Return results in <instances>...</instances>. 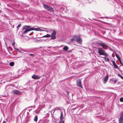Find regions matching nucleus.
Here are the masks:
<instances>
[{
    "label": "nucleus",
    "mask_w": 123,
    "mask_h": 123,
    "mask_svg": "<svg viewBox=\"0 0 123 123\" xmlns=\"http://www.w3.org/2000/svg\"><path fill=\"white\" fill-rule=\"evenodd\" d=\"M120 101L121 102H123V98L122 97L120 99Z\"/></svg>",
    "instance_id": "obj_29"
},
{
    "label": "nucleus",
    "mask_w": 123,
    "mask_h": 123,
    "mask_svg": "<svg viewBox=\"0 0 123 123\" xmlns=\"http://www.w3.org/2000/svg\"><path fill=\"white\" fill-rule=\"evenodd\" d=\"M38 31H43V30H42L40 28H38Z\"/></svg>",
    "instance_id": "obj_32"
},
{
    "label": "nucleus",
    "mask_w": 123,
    "mask_h": 123,
    "mask_svg": "<svg viewBox=\"0 0 123 123\" xmlns=\"http://www.w3.org/2000/svg\"><path fill=\"white\" fill-rule=\"evenodd\" d=\"M60 109H60L58 107H56L54 110H52L51 111V113L52 114H54L55 111L58 110H59L60 111Z\"/></svg>",
    "instance_id": "obj_12"
},
{
    "label": "nucleus",
    "mask_w": 123,
    "mask_h": 123,
    "mask_svg": "<svg viewBox=\"0 0 123 123\" xmlns=\"http://www.w3.org/2000/svg\"><path fill=\"white\" fill-rule=\"evenodd\" d=\"M15 45V42H14L13 41L12 43V45L13 46V47L14 48V46Z\"/></svg>",
    "instance_id": "obj_31"
},
{
    "label": "nucleus",
    "mask_w": 123,
    "mask_h": 123,
    "mask_svg": "<svg viewBox=\"0 0 123 123\" xmlns=\"http://www.w3.org/2000/svg\"><path fill=\"white\" fill-rule=\"evenodd\" d=\"M14 64V63L13 62H11L9 64V65L11 66H13Z\"/></svg>",
    "instance_id": "obj_25"
},
{
    "label": "nucleus",
    "mask_w": 123,
    "mask_h": 123,
    "mask_svg": "<svg viewBox=\"0 0 123 123\" xmlns=\"http://www.w3.org/2000/svg\"><path fill=\"white\" fill-rule=\"evenodd\" d=\"M21 26V24H18L17 27V29H18Z\"/></svg>",
    "instance_id": "obj_30"
},
{
    "label": "nucleus",
    "mask_w": 123,
    "mask_h": 123,
    "mask_svg": "<svg viewBox=\"0 0 123 123\" xmlns=\"http://www.w3.org/2000/svg\"><path fill=\"white\" fill-rule=\"evenodd\" d=\"M4 17V16L2 15L0 16V21H2V20L3 19L2 18H3Z\"/></svg>",
    "instance_id": "obj_27"
},
{
    "label": "nucleus",
    "mask_w": 123,
    "mask_h": 123,
    "mask_svg": "<svg viewBox=\"0 0 123 123\" xmlns=\"http://www.w3.org/2000/svg\"><path fill=\"white\" fill-rule=\"evenodd\" d=\"M77 36L76 35H74L73 36V38L70 39V41L71 42H73L74 41H76L77 39Z\"/></svg>",
    "instance_id": "obj_11"
},
{
    "label": "nucleus",
    "mask_w": 123,
    "mask_h": 123,
    "mask_svg": "<svg viewBox=\"0 0 123 123\" xmlns=\"http://www.w3.org/2000/svg\"><path fill=\"white\" fill-rule=\"evenodd\" d=\"M116 57L117 58L119 61L121 60L120 57H119V55H118L117 54H116Z\"/></svg>",
    "instance_id": "obj_22"
},
{
    "label": "nucleus",
    "mask_w": 123,
    "mask_h": 123,
    "mask_svg": "<svg viewBox=\"0 0 123 123\" xmlns=\"http://www.w3.org/2000/svg\"><path fill=\"white\" fill-rule=\"evenodd\" d=\"M61 112V115L60 116V121L58 123H64L65 122L64 117L66 116L65 111V109H60Z\"/></svg>",
    "instance_id": "obj_2"
},
{
    "label": "nucleus",
    "mask_w": 123,
    "mask_h": 123,
    "mask_svg": "<svg viewBox=\"0 0 123 123\" xmlns=\"http://www.w3.org/2000/svg\"><path fill=\"white\" fill-rule=\"evenodd\" d=\"M42 48V47H40L39 48H36L35 49H41V48Z\"/></svg>",
    "instance_id": "obj_39"
},
{
    "label": "nucleus",
    "mask_w": 123,
    "mask_h": 123,
    "mask_svg": "<svg viewBox=\"0 0 123 123\" xmlns=\"http://www.w3.org/2000/svg\"><path fill=\"white\" fill-rule=\"evenodd\" d=\"M112 64L113 65L114 67L115 68H117V69H118V67L117 65L116 64L115 62L113 61H112Z\"/></svg>",
    "instance_id": "obj_15"
},
{
    "label": "nucleus",
    "mask_w": 123,
    "mask_h": 123,
    "mask_svg": "<svg viewBox=\"0 0 123 123\" xmlns=\"http://www.w3.org/2000/svg\"><path fill=\"white\" fill-rule=\"evenodd\" d=\"M38 119V117L37 116H36L35 117H34V121L35 122H36Z\"/></svg>",
    "instance_id": "obj_21"
},
{
    "label": "nucleus",
    "mask_w": 123,
    "mask_h": 123,
    "mask_svg": "<svg viewBox=\"0 0 123 123\" xmlns=\"http://www.w3.org/2000/svg\"><path fill=\"white\" fill-rule=\"evenodd\" d=\"M76 41L80 43H82V40L81 38L79 36H77V39Z\"/></svg>",
    "instance_id": "obj_8"
},
{
    "label": "nucleus",
    "mask_w": 123,
    "mask_h": 123,
    "mask_svg": "<svg viewBox=\"0 0 123 123\" xmlns=\"http://www.w3.org/2000/svg\"><path fill=\"white\" fill-rule=\"evenodd\" d=\"M77 84L78 86L82 88L81 84V81L80 79H79L77 80Z\"/></svg>",
    "instance_id": "obj_7"
},
{
    "label": "nucleus",
    "mask_w": 123,
    "mask_h": 123,
    "mask_svg": "<svg viewBox=\"0 0 123 123\" xmlns=\"http://www.w3.org/2000/svg\"><path fill=\"white\" fill-rule=\"evenodd\" d=\"M2 123H6L4 121H3Z\"/></svg>",
    "instance_id": "obj_43"
},
{
    "label": "nucleus",
    "mask_w": 123,
    "mask_h": 123,
    "mask_svg": "<svg viewBox=\"0 0 123 123\" xmlns=\"http://www.w3.org/2000/svg\"><path fill=\"white\" fill-rule=\"evenodd\" d=\"M72 96H73V94H72Z\"/></svg>",
    "instance_id": "obj_44"
},
{
    "label": "nucleus",
    "mask_w": 123,
    "mask_h": 123,
    "mask_svg": "<svg viewBox=\"0 0 123 123\" xmlns=\"http://www.w3.org/2000/svg\"><path fill=\"white\" fill-rule=\"evenodd\" d=\"M24 4L23 3H20L19 4V5L20 6H21V7H23L24 6Z\"/></svg>",
    "instance_id": "obj_24"
},
{
    "label": "nucleus",
    "mask_w": 123,
    "mask_h": 123,
    "mask_svg": "<svg viewBox=\"0 0 123 123\" xmlns=\"http://www.w3.org/2000/svg\"><path fill=\"white\" fill-rule=\"evenodd\" d=\"M29 108H35V106H32L29 107Z\"/></svg>",
    "instance_id": "obj_37"
},
{
    "label": "nucleus",
    "mask_w": 123,
    "mask_h": 123,
    "mask_svg": "<svg viewBox=\"0 0 123 123\" xmlns=\"http://www.w3.org/2000/svg\"><path fill=\"white\" fill-rule=\"evenodd\" d=\"M45 123H47L49 122V120H46L45 122Z\"/></svg>",
    "instance_id": "obj_34"
},
{
    "label": "nucleus",
    "mask_w": 123,
    "mask_h": 123,
    "mask_svg": "<svg viewBox=\"0 0 123 123\" xmlns=\"http://www.w3.org/2000/svg\"><path fill=\"white\" fill-rule=\"evenodd\" d=\"M51 37V35L49 34H47L46 35H44L42 37Z\"/></svg>",
    "instance_id": "obj_19"
},
{
    "label": "nucleus",
    "mask_w": 123,
    "mask_h": 123,
    "mask_svg": "<svg viewBox=\"0 0 123 123\" xmlns=\"http://www.w3.org/2000/svg\"><path fill=\"white\" fill-rule=\"evenodd\" d=\"M43 6L44 8L46 10L47 9V8H48L49 6L48 5H46L45 4H43Z\"/></svg>",
    "instance_id": "obj_18"
},
{
    "label": "nucleus",
    "mask_w": 123,
    "mask_h": 123,
    "mask_svg": "<svg viewBox=\"0 0 123 123\" xmlns=\"http://www.w3.org/2000/svg\"><path fill=\"white\" fill-rule=\"evenodd\" d=\"M104 58L105 61L106 62L109 61V58L107 57H104Z\"/></svg>",
    "instance_id": "obj_23"
},
{
    "label": "nucleus",
    "mask_w": 123,
    "mask_h": 123,
    "mask_svg": "<svg viewBox=\"0 0 123 123\" xmlns=\"http://www.w3.org/2000/svg\"><path fill=\"white\" fill-rule=\"evenodd\" d=\"M32 78L35 79H39L41 77L38 76L34 75L32 76Z\"/></svg>",
    "instance_id": "obj_13"
},
{
    "label": "nucleus",
    "mask_w": 123,
    "mask_h": 123,
    "mask_svg": "<svg viewBox=\"0 0 123 123\" xmlns=\"http://www.w3.org/2000/svg\"><path fill=\"white\" fill-rule=\"evenodd\" d=\"M118 75L119 77L123 80V77L120 74H118Z\"/></svg>",
    "instance_id": "obj_28"
},
{
    "label": "nucleus",
    "mask_w": 123,
    "mask_h": 123,
    "mask_svg": "<svg viewBox=\"0 0 123 123\" xmlns=\"http://www.w3.org/2000/svg\"><path fill=\"white\" fill-rule=\"evenodd\" d=\"M51 31H53V32L52 33L51 35V39H54L56 38L55 35L56 34V32L55 30H51Z\"/></svg>",
    "instance_id": "obj_4"
},
{
    "label": "nucleus",
    "mask_w": 123,
    "mask_h": 123,
    "mask_svg": "<svg viewBox=\"0 0 123 123\" xmlns=\"http://www.w3.org/2000/svg\"><path fill=\"white\" fill-rule=\"evenodd\" d=\"M76 41L80 43H82V40L81 38L79 36H77V39Z\"/></svg>",
    "instance_id": "obj_9"
},
{
    "label": "nucleus",
    "mask_w": 123,
    "mask_h": 123,
    "mask_svg": "<svg viewBox=\"0 0 123 123\" xmlns=\"http://www.w3.org/2000/svg\"><path fill=\"white\" fill-rule=\"evenodd\" d=\"M108 79V75H106L103 78V82L105 84L107 81Z\"/></svg>",
    "instance_id": "obj_5"
},
{
    "label": "nucleus",
    "mask_w": 123,
    "mask_h": 123,
    "mask_svg": "<svg viewBox=\"0 0 123 123\" xmlns=\"http://www.w3.org/2000/svg\"><path fill=\"white\" fill-rule=\"evenodd\" d=\"M54 122H55V123H56V122H55V121H54Z\"/></svg>",
    "instance_id": "obj_48"
},
{
    "label": "nucleus",
    "mask_w": 123,
    "mask_h": 123,
    "mask_svg": "<svg viewBox=\"0 0 123 123\" xmlns=\"http://www.w3.org/2000/svg\"><path fill=\"white\" fill-rule=\"evenodd\" d=\"M47 31V32H49V31Z\"/></svg>",
    "instance_id": "obj_45"
},
{
    "label": "nucleus",
    "mask_w": 123,
    "mask_h": 123,
    "mask_svg": "<svg viewBox=\"0 0 123 123\" xmlns=\"http://www.w3.org/2000/svg\"><path fill=\"white\" fill-rule=\"evenodd\" d=\"M29 55L31 56H35V55L34 54H29Z\"/></svg>",
    "instance_id": "obj_36"
},
{
    "label": "nucleus",
    "mask_w": 123,
    "mask_h": 123,
    "mask_svg": "<svg viewBox=\"0 0 123 123\" xmlns=\"http://www.w3.org/2000/svg\"><path fill=\"white\" fill-rule=\"evenodd\" d=\"M32 110V109H29L28 110V111H29L28 112H29V113L30 112V111L31 110Z\"/></svg>",
    "instance_id": "obj_41"
},
{
    "label": "nucleus",
    "mask_w": 123,
    "mask_h": 123,
    "mask_svg": "<svg viewBox=\"0 0 123 123\" xmlns=\"http://www.w3.org/2000/svg\"><path fill=\"white\" fill-rule=\"evenodd\" d=\"M119 123H123V113L121 114L120 118L119 120Z\"/></svg>",
    "instance_id": "obj_6"
},
{
    "label": "nucleus",
    "mask_w": 123,
    "mask_h": 123,
    "mask_svg": "<svg viewBox=\"0 0 123 123\" xmlns=\"http://www.w3.org/2000/svg\"><path fill=\"white\" fill-rule=\"evenodd\" d=\"M63 9H64L63 8L61 7L59 10H58V11H59L60 12H62Z\"/></svg>",
    "instance_id": "obj_26"
},
{
    "label": "nucleus",
    "mask_w": 123,
    "mask_h": 123,
    "mask_svg": "<svg viewBox=\"0 0 123 123\" xmlns=\"http://www.w3.org/2000/svg\"><path fill=\"white\" fill-rule=\"evenodd\" d=\"M98 52L100 55H103L105 56H107L108 55L105 53V52L101 48H99L98 49Z\"/></svg>",
    "instance_id": "obj_3"
},
{
    "label": "nucleus",
    "mask_w": 123,
    "mask_h": 123,
    "mask_svg": "<svg viewBox=\"0 0 123 123\" xmlns=\"http://www.w3.org/2000/svg\"><path fill=\"white\" fill-rule=\"evenodd\" d=\"M7 6H9V5L8 4H7Z\"/></svg>",
    "instance_id": "obj_46"
},
{
    "label": "nucleus",
    "mask_w": 123,
    "mask_h": 123,
    "mask_svg": "<svg viewBox=\"0 0 123 123\" xmlns=\"http://www.w3.org/2000/svg\"><path fill=\"white\" fill-rule=\"evenodd\" d=\"M76 109V108H73V109H72V110H73V111H74V110H75V109Z\"/></svg>",
    "instance_id": "obj_42"
},
{
    "label": "nucleus",
    "mask_w": 123,
    "mask_h": 123,
    "mask_svg": "<svg viewBox=\"0 0 123 123\" xmlns=\"http://www.w3.org/2000/svg\"><path fill=\"white\" fill-rule=\"evenodd\" d=\"M98 44L100 46H101L104 48L106 47L107 46L106 44L104 43H102L101 41V42H99L98 43Z\"/></svg>",
    "instance_id": "obj_10"
},
{
    "label": "nucleus",
    "mask_w": 123,
    "mask_h": 123,
    "mask_svg": "<svg viewBox=\"0 0 123 123\" xmlns=\"http://www.w3.org/2000/svg\"><path fill=\"white\" fill-rule=\"evenodd\" d=\"M117 80H116H116H115V81H114V83H116V82H117Z\"/></svg>",
    "instance_id": "obj_40"
},
{
    "label": "nucleus",
    "mask_w": 123,
    "mask_h": 123,
    "mask_svg": "<svg viewBox=\"0 0 123 123\" xmlns=\"http://www.w3.org/2000/svg\"><path fill=\"white\" fill-rule=\"evenodd\" d=\"M16 50L18 51V52H21V51L19 49H15Z\"/></svg>",
    "instance_id": "obj_35"
},
{
    "label": "nucleus",
    "mask_w": 123,
    "mask_h": 123,
    "mask_svg": "<svg viewBox=\"0 0 123 123\" xmlns=\"http://www.w3.org/2000/svg\"><path fill=\"white\" fill-rule=\"evenodd\" d=\"M68 46H64V48H63V50H65V51H66L68 49Z\"/></svg>",
    "instance_id": "obj_20"
},
{
    "label": "nucleus",
    "mask_w": 123,
    "mask_h": 123,
    "mask_svg": "<svg viewBox=\"0 0 123 123\" xmlns=\"http://www.w3.org/2000/svg\"><path fill=\"white\" fill-rule=\"evenodd\" d=\"M47 10L51 12H53V8L51 7H50L49 6L47 8Z\"/></svg>",
    "instance_id": "obj_17"
},
{
    "label": "nucleus",
    "mask_w": 123,
    "mask_h": 123,
    "mask_svg": "<svg viewBox=\"0 0 123 123\" xmlns=\"http://www.w3.org/2000/svg\"><path fill=\"white\" fill-rule=\"evenodd\" d=\"M67 94L68 96L69 95V92H67Z\"/></svg>",
    "instance_id": "obj_38"
},
{
    "label": "nucleus",
    "mask_w": 123,
    "mask_h": 123,
    "mask_svg": "<svg viewBox=\"0 0 123 123\" xmlns=\"http://www.w3.org/2000/svg\"><path fill=\"white\" fill-rule=\"evenodd\" d=\"M22 29L23 30H25L22 33L23 34L27 33L28 32L32 30L38 31V28H33L30 26L29 25H26L23 26V27Z\"/></svg>",
    "instance_id": "obj_1"
},
{
    "label": "nucleus",
    "mask_w": 123,
    "mask_h": 123,
    "mask_svg": "<svg viewBox=\"0 0 123 123\" xmlns=\"http://www.w3.org/2000/svg\"><path fill=\"white\" fill-rule=\"evenodd\" d=\"M120 63L121 64V65H122L123 66V64L122 63V62H121V60L119 61Z\"/></svg>",
    "instance_id": "obj_33"
},
{
    "label": "nucleus",
    "mask_w": 123,
    "mask_h": 123,
    "mask_svg": "<svg viewBox=\"0 0 123 123\" xmlns=\"http://www.w3.org/2000/svg\"><path fill=\"white\" fill-rule=\"evenodd\" d=\"M30 117V115L29 112H27V114L26 116V118L27 119V122L28 123V122L29 120H30V119H29V118Z\"/></svg>",
    "instance_id": "obj_14"
},
{
    "label": "nucleus",
    "mask_w": 123,
    "mask_h": 123,
    "mask_svg": "<svg viewBox=\"0 0 123 123\" xmlns=\"http://www.w3.org/2000/svg\"><path fill=\"white\" fill-rule=\"evenodd\" d=\"M120 72H122V71H120Z\"/></svg>",
    "instance_id": "obj_47"
},
{
    "label": "nucleus",
    "mask_w": 123,
    "mask_h": 123,
    "mask_svg": "<svg viewBox=\"0 0 123 123\" xmlns=\"http://www.w3.org/2000/svg\"><path fill=\"white\" fill-rule=\"evenodd\" d=\"M12 92L16 94H19L20 93V92L18 90H15L12 91Z\"/></svg>",
    "instance_id": "obj_16"
}]
</instances>
